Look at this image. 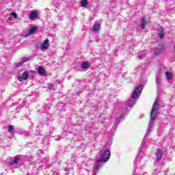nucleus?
Here are the masks:
<instances>
[{
    "label": "nucleus",
    "instance_id": "obj_1",
    "mask_svg": "<svg viewBox=\"0 0 175 175\" xmlns=\"http://www.w3.org/2000/svg\"><path fill=\"white\" fill-rule=\"evenodd\" d=\"M110 158V151L109 149H107L101 152L100 159L96 161V164L94 166V172L96 173L100 166H102V162H107Z\"/></svg>",
    "mask_w": 175,
    "mask_h": 175
},
{
    "label": "nucleus",
    "instance_id": "obj_2",
    "mask_svg": "<svg viewBox=\"0 0 175 175\" xmlns=\"http://www.w3.org/2000/svg\"><path fill=\"white\" fill-rule=\"evenodd\" d=\"M159 109V103H158V99H156L152 107V111L150 113V120H154L157 119V116L158 114Z\"/></svg>",
    "mask_w": 175,
    "mask_h": 175
},
{
    "label": "nucleus",
    "instance_id": "obj_3",
    "mask_svg": "<svg viewBox=\"0 0 175 175\" xmlns=\"http://www.w3.org/2000/svg\"><path fill=\"white\" fill-rule=\"evenodd\" d=\"M142 91H143V86L139 85L134 90L131 96L132 99H137L139 98V95L142 94Z\"/></svg>",
    "mask_w": 175,
    "mask_h": 175
},
{
    "label": "nucleus",
    "instance_id": "obj_4",
    "mask_svg": "<svg viewBox=\"0 0 175 175\" xmlns=\"http://www.w3.org/2000/svg\"><path fill=\"white\" fill-rule=\"evenodd\" d=\"M49 46H50V41L49 40V39H46L43 42L41 46V50L44 51V50H47L49 49Z\"/></svg>",
    "mask_w": 175,
    "mask_h": 175
},
{
    "label": "nucleus",
    "instance_id": "obj_5",
    "mask_svg": "<svg viewBox=\"0 0 175 175\" xmlns=\"http://www.w3.org/2000/svg\"><path fill=\"white\" fill-rule=\"evenodd\" d=\"M158 33L157 35L159 36V38H160V39H163V38H165V29L164 28H159L157 29Z\"/></svg>",
    "mask_w": 175,
    "mask_h": 175
},
{
    "label": "nucleus",
    "instance_id": "obj_6",
    "mask_svg": "<svg viewBox=\"0 0 175 175\" xmlns=\"http://www.w3.org/2000/svg\"><path fill=\"white\" fill-rule=\"evenodd\" d=\"M28 77H29V72L28 71H26L23 73L21 77H19L18 78V80L19 81H23V80H27V79H28Z\"/></svg>",
    "mask_w": 175,
    "mask_h": 175
},
{
    "label": "nucleus",
    "instance_id": "obj_7",
    "mask_svg": "<svg viewBox=\"0 0 175 175\" xmlns=\"http://www.w3.org/2000/svg\"><path fill=\"white\" fill-rule=\"evenodd\" d=\"M38 72L39 75H40L41 76H46V75H47V72L46 71L44 68H43L42 66L38 67Z\"/></svg>",
    "mask_w": 175,
    "mask_h": 175
},
{
    "label": "nucleus",
    "instance_id": "obj_8",
    "mask_svg": "<svg viewBox=\"0 0 175 175\" xmlns=\"http://www.w3.org/2000/svg\"><path fill=\"white\" fill-rule=\"evenodd\" d=\"M163 155V153L162 152V150L158 149L156 152V161H160L161 159H162Z\"/></svg>",
    "mask_w": 175,
    "mask_h": 175
},
{
    "label": "nucleus",
    "instance_id": "obj_9",
    "mask_svg": "<svg viewBox=\"0 0 175 175\" xmlns=\"http://www.w3.org/2000/svg\"><path fill=\"white\" fill-rule=\"evenodd\" d=\"M31 59L30 58H28V57H23L21 62L20 63H18V66H21L23 65V64H25V62H28V61H30Z\"/></svg>",
    "mask_w": 175,
    "mask_h": 175
},
{
    "label": "nucleus",
    "instance_id": "obj_10",
    "mask_svg": "<svg viewBox=\"0 0 175 175\" xmlns=\"http://www.w3.org/2000/svg\"><path fill=\"white\" fill-rule=\"evenodd\" d=\"M36 32H38V27L35 26L29 30V35H33V33H36Z\"/></svg>",
    "mask_w": 175,
    "mask_h": 175
},
{
    "label": "nucleus",
    "instance_id": "obj_11",
    "mask_svg": "<svg viewBox=\"0 0 175 175\" xmlns=\"http://www.w3.org/2000/svg\"><path fill=\"white\" fill-rule=\"evenodd\" d=\"M30 20H35L38 17V13L36 12H31L29 16Z\"/></svg>",
    "mask_w": 175,
    "mask_h": 175
},
{
    "label": "nucleus",
    "instance_id": "obj_12",
    "mask_svg": "<svg viewBox=\"0 0 175 175\" xmlns=\"http://www.w3.org/2000/svg\"><path fill=\"white\" fill-rule=\"evenodd\" d=\"M82 69H88L90 68V62H83L81 66Z\"/></svg>",
    "mask_w": 175,
    "mask_h": 175
},
{
    "label": "nucleus",
    "instance_id": "obj_13",
    "mask_svg": "<svg viewBox=\"0 0 175 175\" xmlns=\"http://www.w3.org/2000/svg\"><path fill=\"white\" fill-rule=\"evenodd\" d=\"M88 0H81V6H82V8H86V6H88Z\"/></svg>",
    "mask_w": 175,
    "mask_h": 175
},
{
    "label": "nucleus",
    "instance_id": "obj_14",
    "mask_svg": "<svg viewBox=\"0 0 175 175\" xmlns=\"http://www.w3.org/2000/svg\"><path fill=\"white\" fill-rule=\"evenodd\" d=\"M100 29V24H96L93 27V32H98Z\"/></svg>",
    "mask_w": 175,
    "mask_h": 175
},
{
    "label": "nucleus",
    "instance_id": "obj_15",
    "mask_svg": "<svg viewBox=\"0 0 175 175\" xmlns=\"http://www.w3.org/2000/svg\"><path fill=\"white\" fill-rule=\"evenodd\" d=\"M141 23H142L141 27H142V29H144V28H146V25L147 24V21H146V18H142V21H141Z\"/></svg>",
    "mask_w": 175,
    "mask_h": 175
},
{
    "label": "nucleus",
    "instance_id": "obj_16",
    "mask_svg": "<svg viewBox=\"0 0 175 175\" xmlns=\"http://www.w3.org/2000/svg\"><path fill=\"white\" fill-rule=\"evenodd\" d=\"M166 79L167 80H172L173 75H172V73L167 72L165 73Z\"/></svg>",
    "mask_w": 175,
    "mask_h": 175
},
{
    "label": "nucleus",
    "instance_id": "obj_17",
    "mask_svg": "<svg viewBox=\"0 0 175 175\" xmlns=\"http://www.w3.org/2000/svg\"><path fill=\"white\" fill-rule=\"evenodd\" d=\"M135 103H136V100H133V99H131L129 100V107H132V106H133V105H135Z\"/></svg>",
    "mask_w": 175,
    "mask_h": 175
},
{
    "label": "nucleus",
    "instance_id": "obj_18",
    "mask_svg": "<svg viewBox=\"0 0 175 175\" xmlns=\"http://www.w3.org/2000/svg\"><path fill=\"white\" fill-rule=\"evenodd\" d=\"M13 131H14V129L12 125H10L8 129V132L10 133H13Z\"/></svg>",
    "mask_w": 175,
    "mask_h": 175
},
{
    "label": "nucleus",
    "instance_id": "obj_19",
    "mask_svg": "<svg viewBox=\"0 0 175 175\" xmlns=\"http://www.w3.org/2000/svg\"><path fill=\"white\" fill-rule=\"evenodd\" d=\"M11 16H13L14 18H17V14L16 12H11Z\"/></svg>",
    "mask_w": 175,
    "mask_h": 175
},
{
    "label": "nucleus",
    "instance_id": "obj_20",
    "mask_svg": "<svg viewBox=\"0 0 175 175\" xmlns=\"http://www.w3.org/2000/svg\"><path fill=\"white\" fill-rule=\"evenodd\" d=\"M156 83L157 84H161V79L158 77L156 78Z\"/></svg>",
    "mask_w": 175,
    "mask_h": 175
},
{
    "label": "nucleus",
    "instance_id": "obj_21",
    "mask_svg": "<svg viewBox=\"0 0 175 175\" xmlns=\"http://www.w3.org/2000/svg\"><path fill=\"white\" fill-rule=\"evenodd\" d=\"M18 162H20V158L16 157L14 160V163H17Z\"/></svg>",
    "mask_w": 175,
    "mask_h": 175
},
{
    "label": "nucleus",
    "instance_id": "obj_22",
    "mask_svg": "<svg viewBox=\"0 0 175 175\" xmlns=\"http://www.w3.org/2000/svg\"><path fill=\"white\" fill-rule=\"evenodd\" d=\"M49 90H53V85L49 86Z\"/></svg>",
    "mask_w": 175,
    "mask_h": 175
},
{
    "label": "nucleus",
    "instance_id": "obj_23",
    "mask_svg": "<svg viewBox=\"0 0 175 175\" xmlns=\"http://www.w3.org/2000/svg\"><path fill=\"white\" fill-rule=\"evenodd\" d=\"M139 58H143V55H138L137 56Z\"/></svg>",
    "mask_w": 175,
    "mask_h": 175
},
{
    "label": "nucleus",
    "instance_id": "obj_24",
    "mask_svg": "<svg viewBox=\"0 0 175 175\" xmlns=\"http://www.w3.org/2000/svg\"><path fill=\"white\" fill-rule=\"evenodd\" d=\"M173 49H174V51L175 52V43H174V44Z\"/></svg>",
    "mask_w": 175,
    "mask_h": 175
},
{
    "label": "nucleus",
    "instance_id": "obj_25",
    "mask_svg": "<svg viewBox=\"0 0 175 175\" xmlns=\"http://www.w3.org/2000/svg\"><path fill=\"white\" fill-rule=\"evenodd\" d=\"M149 125H150H150H152V122H150V124H149Z\"/></svg>",
    "mask_w": 175,
    "mask_h": 175
},
{
    "label": "nucleus",
    "instance_id": "obj_26",
    "mask_svg": "<svg viewBox=\"0 0 175 175\" xmlns=\"http://www.w3.org/2000/svg\"><path fill=\"white\" fill-rule=\"evenodd\" d=\"M147 133H148V131H147L146 134V136H147Z\"/></svg>",
    "mask_w": 175,
    "mask_h": 175
}]
</instances>
